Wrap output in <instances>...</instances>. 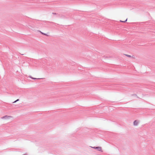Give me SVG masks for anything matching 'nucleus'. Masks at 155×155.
<instances>
[{
  "instance_id": "f257e3e1",
  "label": "nucleus",
  "mask_w": 155,
  "mask_h": 155,
  "mask_svg": "<svg viewBox=\"0 0 155 155\" xmlns=\"http://www.w3.org/2000/svg\"><path fill=\"white\" fill-rule=\"evenodd\" d=\"M91 147L97 149L98 151H101V152H102L103 151L101 150V147Z\"/></svg>"
},
{
  "instance_id": "f03ea898",
  "label": "nucleus",
  "mask_w": 155,
  "mask_h": 155,
  "mask_svg": "<svg viewBox=\"0 0 155 155\" xmlns=\"http://www.w3.org/2000/svg\"><path fill=\"white\" fill-rule=\"evenodd\" d=\"M11 117L10 116H8L7 115L5 116L4 117H1V118L2 119H10Z\"/></svg>"
},
{
  "instance_id": "7ed1b4c3",
  "label": "nucleus",
  "mask_w": 155,
  "mask_h": 155,
  "mask_svg": "<svg viewBox=\"0 0 155 155\" xmlns=\"http://www.w3.org/2000/svg\"><path fill=\"white\" fill-rule=\"evenodd\" d=\"M139 123V121L138 120H136L134 121V126H137L138 124V123Z\"/></svg>"
},
{
  "instance_id": "20e7f679",
  "label": "nucleus",
  "mask_w": 155,
  "mask_h": 155,
  "mask_svg": "<svg viewBox=\"0 0 155 155\" xmlns=\"http://www.w3.org/2000/svg\"><path fill=\"white\" fill-rule=\"evenodd\" d=\"M43 35H46V36H48V35L45 34V33H43L41 31H39Z\"/></svg>"
},
{
  "instance_id": "39448f33",
  "label": "nucleus",
  "mask_w": 155,
  "mask_h": 155,
  "mask_svg": "<svg viewBox=\"0 0 155 155\" xmlns=\"http://www.w3.org/2000/svg\"><path fill=\"white\" fill-rule=\"evenodd\" d=\"M126 56L129 57V58H131V56L130 55H128V54H124Z\"/></svg>"
},
{
  "instance_id": "423d86ee",
  "label": "nucleus",
  "mask_w": 155,
  "mask_h": 155,
  "mask_svg": "<svg viewBox=\"0 0 155 155\" xmlns=\"http://www.w3.org/2000/svg\"><path fill=\"white\" fill-rule=\"evenodd\" d=\"M30 78H32V79H34V80H35V79H40V78H33V77H30Z\"/></svg>"
},
{
  "instance_id": "0eeeda50",
  "label": "nucleus",
  "mask_w": 155,
  "mask_h": 155,
  "mask_svg": "<svg viewBox=\"0 0 155 155\" xmlns=\"http://www.w3.org/2000/svg\"><path fill=\"white\" fill-rule=\"evenodd\" d=\"M19 101V99H18L17 100H16V101H15L14 102H13V103H16V102H17V101Z\"/></svg>"
},
{
  "instance_id": "6e6552de",
  "label": "nucleus",
  "mask_w": 155,
  "mask_h": 155,
  "mask_svg": "<svg viewBox=\"0 0 155 155\" xmlns=\"http://www.w3.org/2000/svg\"><path fill=\"white\" fill-rule=\"evenodd\" d=\"M132 95V96H137V98H138V97H137V95L136 94H133Z\"/></svg>"
},
{
  "instance_id": "1a4fd4ad",
  "label": "nucleus",
  "mask_w": 155,
  "mask_h": 155,
  "mask_svg": "<svg viewBox=\"0 0 155 155\" xmlns=\"http://www.w3.org/2000/svg\"><path fill=\"white\" fill-rule=\"evenodd\" d=\"M127 18L126 19L125 21H123V22H126V21H127Z\"/></svg>"
},
{
  "instance_id": "9d476101",
  "label": "nucleus",
  "mask_w": 155,
  "mask_h": 155,
  "mask_svg": "<svg viewBox=\"0 0 155 155\" xmlns=\"http://www.w3.org/2000/svg\"><path fill=\"white\" fill-rule=\"evenodd\" d=\"M52 14H55V15L57 14V13H54V12H53L52 13Z\"/></svg>"
},
{
  "instance_id": "9b49d317",
  "label": "nucleus",
  "mask_w": 155,
  "mask_h": 155,
  "mask_svg": "<svg viewBox=\"0 0 155 155\" xmlns=\"http://www.w3.org/2000/svg\"><path fill=\"white\" fill-rule=\"evenodd\" d=\"M120 22H123V21H121V20H120Z\"/></svg>"
},
{
  "instance_id": "f8f14e48",
  "label": "nucleus",
  "mask_w": 155,
  "mask_h": 155,
  "mask_svg": "<svg viewBox=\"0 0 155 155\" xmlns=\"http://www.w3.org/2000/svg\"><path fill=\"white\" fill-rule=\"evenodd\" d=\"M27 155V154H25L24 155Z\"/></svg>"
}]
</instances>
